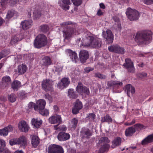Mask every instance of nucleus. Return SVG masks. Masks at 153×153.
I'll return each instance as SVG.
<instances>
[{
	"label": "nucleus",
	"instance_id": "18",
	"mask_svg": "<svg viewBox=\"0 0 153 153\" xmlns=\"http://www.w3.org/2000/svg\"><path fill=\"white\" fill-rule=\"evenodd\" d=\"M92 135V132L88 128H83L80 131V136L83 139H88Z\"/></svg>",
	"mask_w": 153,
	"mask_h": 153
},
{
	"label": "nucleus",
	"instance_id": "56",
	"mask_svg": "<svg viewBox=\"0 0 153 153\" xmlns=\"http://www.w3.org/2000/svg\"><path fill=\"white\" fill-rule=\"evenodd\" d=\"M5 146V142L2 140H0V148L4 147Z\"/></svg>",
	"mask_w": 153,
	"mask_h": 153
},
{
	"label": "nucleus",
	"instance_id": "59",
	"mask_svg": "<svg viewBox=\"0 0 153 153\" xmlns=\"http://www.w3.org/2000/svg\"><path fill=\"white\" fill-rule=\"evenodd\" d=\"M136 122V120L135 119H133L131 122L130 123H128L127 124L128 126H131L132 125L134 124Z\"/></svg>",
	"mask_w": 153,
	"mask_h": 153
},
{
	"label": "nucleus",
	"instance_id": "8",
	"mask_svg": "<svg viewBox=\"0 0 153 153\" xmlns=\"http://www.w3.org/2000/svg\"><path fill=\"white\" fill-rule=\"evenodd\" d=\"M76 91L81 95H89L90 91L89 88L84 86L80 82L78 83V85L76 87Z\"/></svg>",
	"mask_w": 153,
	"mask_h": 153
},
{
	"label": "nucleus",
	"instance_id": "58",
	"mask_svg": "<svg viewBox=\"0 0 153 153\" xmlns=\"http://www.w3.org/2000/svg\"><path fill=\"white\" fill-rule=\"evenodd\" d=\"M45 99H48L49 100H51V97L49 94H46L45 95Z\"/></svg>",
	"mask_w": 153,
	"mask_h": 153
},
{
	"label": "nucleus",
	"instance_id": "43",
	"mask_svg": "<svg viewBox=\"0 0 153 153\" xmlns=\"http://www.w3.org/2000/svg\"><path fill=\"white\" fill-rule=\"evenodd\" d=\"M94 76L101 79H105L106 78V76L105 75L101 74L99 72L96 73L94 74Z\"/></svg>",
	"mask_w": 153,
	"mask_h": 153
},
{
	"label": "nucleus",
	"instance_id": "1",
	"mask_svg": "<svg viewBox=\"0 0 153 153\" xmlns=\"http://www.w3.org/2000/svg\"><path fill=\"white\" fill-rule=\"evenodd\" d=\"M86 38L83 39L82 45L85 47H91L94 48H99L102 44L101 40L95 36H85Z\"/></svg>",
	"mask_w": 153,
	"mask_h": 153
},
{
	"label": "nucleus",
	"instance_id": "60",
	"mask_svg": "<svg viewBox=\"0 0 153 153\" xmlns=\"http://www.w3.org/2000/svg\"><path fill=\"white\" fill-rule=\"evenodd\" d=\"M0 100L3 102L6 101L7 100L6 98L3 96H0Z\"/></svg>",
	"mask_w": 153,
	"mask_h": 153
},
{
	"label": "nucleus",
	"instance_id": "20",
	"mask_svg": "<svg viewBox=\"0 0 153 153\" xmlns=\"http://www.w3.org/2000/svg\"><path fill=\"white\" fill-rule=\"evenodd\" d=\"M18 128L19 130L21 132H26L29 129V127L24 120H22L19 122L18 124Z\"/></svg>",
	"mask_w": 153,
	"mask_h": 153
},
{
	"label": "nucleus",
	"instance_id": "47",
	"mask_svg": "<svg viewBox=\"0 0 153 153\" xmlns=\"http://www.w3.org/2000/svg\"><path fill=\"white\" fill-rule=\"evenodd\" d=\"M71 1L74 5L76 6L80 5L82 2V0H71Z\"/></svg>",
	"mask_w": 153,
	"mask_h": 153
},
{
	"label": "nucleus",
	"instance_id": "4",
	"mask_svg": "<svg viewBox=\"0 0 153 153\" xmlns=\"http://www.w3.org/2000/svg\"><path fill=\"white\" fill-rule=\"evenodd\" d=\"M48 42L47 37L43 34H40L36 38L34 41V45L35 48H39L45 46Z\"/></svg>",
	"mask_w": 153,
	"mask_h": 153
},
{
	"label": "nucleus",
	"instance_id": "61",
	"mask_svg": "<svg viewBox=\"0 0 153 153\" xmlns=\"http://www.w3.org/2000/svg\"><path fill=\"white\" fill-rule=\"evenodd\" d=\"M20 0H10V2L13 4H16Z\"/></svg>",
	"mask_w": 153,
	"mask_h": 153
},
{
	"label": "nucleus",
	"instance_id": "62",
	"mask_svg": "<svg viewBox=\"0 0 153 153\" xmlns=\"http://www.w3.org/2000/svg\"><path fill=\"white\" fill-rule=\"evenodd\" d=\"M103 12L102 11V10L100 9H99L97 13V14L99 16L103 15Z\"/></svg>",
	"mask_w": 153,
	"mask_h": 153
},
{
	"label": "nucleus",
	"instance_id": "50",
	"mask_svg": "<svg viewBox=\"0 0 153 153\" xmlns=\"http://www.w3.org/2000/svg\"><path fill=\"white\" fill-rule=\"evenodd\" d=\"M147 74L146 73L142 72L139 73L137 74V76L141 79H143L146 77Z\"/></svg>",
	"mask_w": 153,
	"mask_h": 153
},
{
	"label": "nucleus",
	"instance_id": "57",
	"mask_svg": "<svg viewBox=\"0 0 153 153\" xmlns=\"http://www.w3.org/2000/svg\"><path fill=\"white\" fill-rule=\"evenodd\" d=\"M7 0H1V4L3 7L4 6L6 3Z\"/></svg>",
	"mask_w": 153,
	"mask_h": 153
},
{
	"label": "nucleus",
	"instance_id": "28",
	"mask_svg": "<svg viewBox=\"0 0 153 153\" xmlns=\"http://www.w3.org/2000/svg\"><path fill=\"white\" fill-rule=\"evenodd\" d=\"M152 142H153V134L148 135L143 140L141 144L143 145H145Z\"/></svg>",
	"mask_w": 153,
	"mask_h": 153
},
{
	"label": "nucleus",
	"instance_id": "63",
	"mask_svg": "<svg viewBox=\"0 0 153 153\" xmlns=\"http://www.w3.org/2000/svg\"><path fill=\"white\" fill-rule=\"evenodd\" d=\"M4 22V20L1 17H0V26H1Z\"/></svg>",
	"mask_w": 153,
	"mask_h": 153
},
{
	"label": "nucleus",
	"instance_id": "11",
	"mask_svg": "<svg viewBox=\"0 0 153 153\" xmlns=\"http://www.w3.org/2000/svg\"><path fill=\"white\" fill-rule=\"evenodd\" d=\"M108 51L111 52L118 54H123L125 53V49L117 44L113 45L108 48Z\"/></svg>",
	"mask_w": 153,
	"mask_h": 153
},
{
	"label": "nucleus",
	"instance_id": "13",
	"mask_svg": "<svg viewBox=\"0 0 153 153\" xmlns=\"http://www.w3.org/2000/svg\"><path fill=\"white\" fill-rule=\"evenodd\" d=\"M11 82L10 77L8 76H3L0 82V88L2 89H7Z\"/></svg>",
	"mask_w": 153,
	"mask_h": 153
},
{
	"label": "nucleus",
	"instance_id": "41",
	"mask_svg": "<svg viewBox=\"0 0 153 153\" xmlns=\"http://www.w3.org/2000/svg\"><path fill=\"white\" fill-rule=\"evenodd\" d=\"M40 29L41 31L43 33H46L49 30V26L47 25H43L40 26Z\"/></svg>",
	"mask_w": 153,
	"mask_h": 153
},
{
	"label": "nucleus",
	"instance_id": "37",
	"mask_svg": "<svg viewBox=\"0 0 153 153\" xmlns=\"http://www.w3.org/2000/svg\"><path fill=\"white\" fill-rule=\"evenodd\" d=\"M21 86V82L17 80H14L11 83V87L14 90L17 91Z\"/></svg>",
	"mask_w": 153,
	"mask_h": 153
},
{
	"label": "nucleus",
	"instance_id": "39",
	"mask_svg": "<svg viewBox=\"0 0 153 153\" xmlns=\"http://www.w3.org/2000/svg\"><path fill=\"white\" fill-rule=\"evenodd\" d=\"M68 96L69 97L72 99H76L78 97L77 94H76V92L74 91V89H70L68 91Z\"/></svg>",
	"mask_w": 153,
	"mask_h": 153
},
{
	"label": "nucleus",
	"instance_id": "16",
	"mask_svg": "<svg viewBox=\"0 0 153 153\" xmlns=\"http://www.w3.org/2000/svg\"><path fill=\"white\" fill-rule=\"evenodd\" d=\"M89 53L88 51L82 50L80 51L79 54V58L81 63H85L87 60L89 58Z\"/></svg>",
	"mask_w": 153,
	"mask_h": 153
},
{
	"label": "nucleus",
	"instance_id": "55",
	"mask_svg": "<svg viewBox=\"0 0 153 153\" xmlns=\"http://www.w3.org/2000/svg\"><path fill=\"white\" fill-rule=\"evenodd\" d=\"M6 52L5 50H3L0 52V59L6 56Z\"/></svg>",
	"mask_w": 153,
	"mask_h": 153
},
{
	"label": "nucleus",
	"instance_id": "33",
	"mask_svg": "<svg viewBox=\"0 0 153 153\" xmlns=\"http://www.w3.org/2000/svg\"><path fill=\"white\" fill-rule=\"evenodd\" d=\"M122 139L119 137H117L115 138L112 142V144L111 147L113 148L120 146L121 143Z\"/></svg>",
	"mask_w": 153,
	"mask_h": 153
},
{
	"label": "nucleus",
	"instance_id": "46",
	"mask_svg": "<svg viewBox=\"0 0 153 153\" xmlns=\"http://www.w3.org/2000/svg\"><path fill=\"white\" fill-rule=\"evenodd\" d=\"M39 113L43 116H47L49 114V111L47 109H42L39 111Z\"/></svg>",
	"mask_w": 153,
	"mask_h": 153
},
{
	"label": "nucleus",
	"instance_id": "29",
	"mask_svg": "<svg viewBox=\"0 0 153 153\" xmlns=\"http://www.w3.org/2000/svg\"><path fill=\"white\" fill-rule=\"evenodd\" d=\"M133 126L126 129L125 134L127 137H131L135 132V129Z\"/></svg>",
	"mask_w": 153,
	"mask_h": 153
},
{
	"label": "nucleus",
	"instance_id": "26",
	"mask_svg": "<svg viewBox=\"0 0 153 153\" xmlns=\"http://www.w3.org/2000/svg\"><path fill=\"white\" fill-rule=\"evenodd\" d=\"M42 65L48 67V66L51 65L52 63V60L51 57L48 56H44L42 59Z\"/></svg>",
	"mask_w": 153,
	"mask_h": 153
},
{
	"label": "nucleus",
	"instance_id": "42",
	"mask_svg": "<svg viewBox=\"0 0 153 153\" xmlns=\"http://www.w3.org/2000/svg\"><path fill=\"white\" fill-rule=\"evenodd\" d=\"M133 126L135 128V130H137V131H140V130L143 128L145 127L143 125L140 123L136 124Z\"/></svg>",
	"mask_w": 153,
	"mask_h": 153
},
{
	"label": "nucleus",
	"instance_id": "17",
	"mask_svg": "<svg viewBox=\"0 0 153 153\" xmlns=\"http://www.w3.org/2000/svg\"><path fill=\"white\" fill-rule=\"evenodd\" d=\"M83 105L79 99H77L74 102L72 109V112L74 114H76L79 112V111L82 108Z\"/></svg>",
	"mask_w": 153,
	"mask_h": 153
},
{
	"label": "nucleus",
	"instance_id": "35",
	"mask_svg": "<svg viewBox=\"0 0 153 153\" xmlns=\"http://www.w3.org/2000/svg\"><path fill=\"white\" fill-rule=\"evenodd\" d=\"M107 85L109 87L114 86H121L123 85V83L117 81H110L108 82Z\"/></svg>",
	"mask_w": 153,
	"mask_h": 153
},
{
	"label": "nucleus",
	"instance_id": "34",
	"mask_svg": "<svg viewBox=\"0 0 153 153\" xmlns=\"http://www.w3.org/2000/svg\"><path fill=\"white\" fill-rule=\"evenodd\" d=\"M32 21L25 20L22 22V25L23 30H25L30 28L32 26Z\"/></svg>",
	"mask_w": 153,
	"mask_h": 153
},
{
	"label": "nucleus",
	"instance_id": "10",
	"mask_svg": "<svg viewBox=\"0 0 153 153\" xmlns=\"http://www.w3.org/2000/svg\"><path fill=\"white\" fill-rule=\"evenodd\" d=\"M125 62L123 66L126 68L128 71L130 73H134L135 72V69L134 67L133 62L131 59L129 58L125 59Z\"/></svg>",
	"mask_w": 153,
	"mask_h": 153
},
{
	"label": "nucleus",
	"instance_id": "14",
	"mask_svg": "<svg viewBox=\"0 0 153 153\" xmlns=\"http://www.w3.org/2000/svg\"><path fill=\"white\" fill-rule=\"evenodd\" d=\"M49 122L51 124H58V125L54 126V128L57 127L62 122V119L61 116L58 114H54L51 116L48 119Z\"/></svg>",
	"mask_w": 153,
	"mask_h": 153
},
{
	"label": "nucleus",
	"instance_id": "15",
	"mask_svg": "<svg viewBox=\"0 0 153 153\" xmlns=\"http://www.w3.org/2000/svg\"><path fill=\"white\" fill-rule=\"evenodd\" d=\"M102 36L106 39L108 44L112 43L113 42L114 36L111 30H108L106 31H103Z\"/></svg>",
	"mask_w": 153,
	"mask_h": 153
},
{
	"label": "nucleus",
	"instance_id": "22",
	"mask_svg": "<svg viewBox=\"0 0 153 153\" xmlns=\"http://www.w3.org/2000/svg\"><path fill=\"white\" fill-rule=\"evenodd\" d=\"M70 82L68 78H64L61 80V82H58L57 87L60 89H62L64 88L67 87L70 84Z\"/></svg>",
	"mask_w": 153,
	"mask_h": 153
},
{
	"label": "nucleus",
	"instance_id": "45",
	"mask_svg": "<svg viewBox=\"0 0 153 153\" xmlns=\"http://www.w3.org/2000/svg\"><path fill=\"white\" fill-rule=\"evenodd\" d=\"M78 120L76 118L72 119L71 121L72 127L75 128L76 127L78 123Z\"/></svg>",
	"mask_w": 153,
	"mask_h": 153
},
{
	"label": "nucleus",
	"instance_id": "38",
	"mask_svg": "<svg viewBox=\"0 0 153 153\" xmlns=\"http://www.w3.org/2000/svg\"><path fill=\"white\" fill-rule=\"evenodd\" d=\"M27 68V66L23 64L19 66L18 67V71L19 74H24L26 71Z\"/></svg>",
	"mask_w": 153,
	"mask_h": 153
},
{
	"label": "nucleus",
	"instance_id": "19",
	"mask_svg": "<svg viewBox=\"0 0 153 153\" xmlns=\"http://www.w3.org/2000/svg\"><path fill=\"white\" fill-rule=\"evenodd\" d=\"M23 38V36L22 33L16 35L11 37L10 44L13 45L17 44L19 42L22 40Z\"/></svg>",
	"mask_w": 153,
	"mask_h": 153
},
{
	"label": "nucleus",
	"instance_id": "9",
	"mask_svg": "<svg viewBox=\"0 0 153 153\" xmlns=\"http://www.w3.org/2000/svg\"><path fill=\"white\" fill-rule=\"evenodd\" d=\"M48 153H64V151L62 147L60 146L51 144L48 148Z\"/></svg>",
	"mask_w": 153,
	"mask_h": 153
},
{
	"label": "nucleus",
	"instance_id": "32",
	"mask_svg": "<svg viewBox=\"0 0 153 153\" xmlns=\"http://www.w3.org/2000/svg\"><path fill=\"white\" fill-rule=\"evenodd\" d=\"M18 13L13 10H8L6 15V19L9 20L13 16H18Z\"/></svg>",
	"mask_w": 153,
	"mask_h": 153
},
{
	"label": "nucleus",
	"instance_id": "49",
	"mask_svg": "<svg viewBox=\"0 0 153 153\" xmlns=\"http://www.w3.org/2000/svg\"><path fill=\"white\" fill-rule=\"evenodd\" d=\"M17 142V138H14L10 140L9 143L10 145L13 146L15 144H18Z\"/></svg>",
	"mask_w": 153,
	"mask_h": 153
},
{
	"label": "nucleus",
	"instance_id": "48",
	"mask_svg": "<svg viewBox=\"0 0 153 153\" xmlns=\"http://www.w3.org/2000/svg\"><path fill=\"white\" fill-rule=\"evenodd\" d=\"M41 15V13L39 11H34L33 12V16L36 19L39 18Z\"/></svg>",
	"mask_w": 153,
	"mask_h": 153
},
{
	"label": "nucleus",
	"instance_id": "54",
	"mask_svg": "<svg viewBox=\"0 0 153 153\" xmlns=\"http://www.w3.org/2000/svg\"><path fill=\"white\" fill-rule=\"evenodd\" d=\"M94 69V68L88 67H86L84 69V71L85 73H88L89 72L93 71Z\"/></svg>",
	"mask_w": 153,
	"mask_h": 153
},
{
	"label": "nucleus",
	"instance_id": "21",
	"mask_svg": "<svg viewBox=\"0 0 153 153\" xmlns=\"http://www.w3.org/2000/svg\"><path fill=\"white\" fill-rule=\"evenodd\" d=\"M70 135L68 133L64 132H60L58 134L57 138L59 141H64L69 139Z\"/></svg>",
	"mask_w": 153,
	"mask_h": 153
},
{
	"label": "nucleus",
	"instance_id": "23",
	"mask_svg": "<svg viewBox=\"0 0 153 153\" xmlns=\"http://www.w3.org/2000/svg\"><path fill=\"white\" fill-rule=\"evenodd\" d=\"M66 51L72 61L76 63L78 59L77 53L70 49L66 50Z\"/></svg>",
	"mask_w": 153,
	"mask_h": 153
},
{
	"label": "nucleus",
	"instance_id": "53",
	"mask_svg": "<svg viewBox=\"0 0 153 153\" xmlns=\"http://www.w3.org/2000/svg\"><path fill=\"white\" fill-rule=\"evenodd\" d=\"M144 4L149 5L153 4V0H142Z\"/></svg>",
	"mask_w": 153,
	"mask_h": 153
},
{
	"label": "nucleus",
	"instance_id": "25",
	"mask_svg": "<svg viewBox=\"0 0 153 153\" xmlns=\"http://www.w3.org/2000/svg\"><path fill=\"white\" fill-rule=\"evenodd\" d=\"M13 127L11 125L0 130V135L4 136L7 135L8 132H11L13 130Z\"/></svg>",
	"mask_w": 153,
	"mask_h": 153
},
{
	"label": "nucleus",
	"instance_id": "40",
	"mask_svg": "<svg viewBox=\"0 0 153 153\" xmlns=\"http://www.w3.org/2000/svg\"><path fill=\"white\" fill-rule=\"evenodd\" d=\"M101 121L102 123L106 122L109 123H112L113 120L110 116L106 115L104 117H101Z\"/></svg>",
	"mask_w": 153,
	"mask_h": 153
},
{
	"label": "nucleus",
	"instance_id": "3",
	"mask_svg": "<svg viewBox=\"0 0 153 153\" xmlns=\"http://www.w3.org/2000/svg\"><path fill=\"white\" fill-rule=\"evenodd\" d=\"M62 27H65L66 29L63 30V36L65 39H68L72 37L76 31L75 28L76 23L73 24L71 22L67 21L60 24Z\"/></svg>",
	"mask_w": 153,
	"mask_h": 153
},
{
	"label": "nucleus",
	"instance_id": "24",
	"mask_svg": "<svg viewBox=\"0 0 153 153\" xmlns=\"http://www.w3.org/2000/svg\"><path fill=\"white\" fill-rule=\"evenodd\" d=\"M124 89L126 92L128 96L129 97L130 93L132 95L135 92V89L134 87L130 84H128L126 85L124 88Z\"/></svg>",
	"mask_w": 153,
	"mask_h": 153
},
{
	"label": "nucleus",
	"instance_id": "6",
	"mask_svg": "<svg viewBox=\"0 0 153 153\" xmlns=\"http://www.w3.org/2000/svg\"><path fill=\"white\" fill-rule=\"evenodd\" d=\"M110 142L108 138L106 137H101L99 140V143L101 144L102 146L100 149L98 153H104L108 150L110 146L108 144Z\"/></svg>",
	"mask_w": 153,
	"mask_h": 153
},
{
	"label": "nucleus",
	"instance_id": "64",
	"mask_svg": "<svg viewBox=\"0 0 153 153\" xmlns=\"http://www.w3.org/2000/svg\"><path fill=\"white\" fill-rule=\"evenodd\" d=\"M100 6L101 8L104 9L105 8V5L103 3H101L100 4Z\"/></svg>",
	"mask_w": 153,
	"mask_h": 153
},
{
	"label": "nucleus",
	"instance_id": "36",
	"mask_svg": "<svg viewBox=\"0 0 153 153\" xmlns=\"http://www.w3.org/2000/svg\"><path fill=\"white\" fill-rule=\"evenodd\" d=\"M39 140L38 137L36 135L33 136L31 140V144L32 146L35 148L39 145Z\"/></svg>",
	"mask_w": 153,
	"mask_h": 153
},
{
	"label": "nucleus",
	"instance_id": "31",
	"mask_svg": "<svg viewBox=\"0 0 153 153\" xmlns=\"http://www.w3.org/2000/svg\"><path fill=\"white\" fill-rule=\"evenodd\" d=\"M31 123L35 127L38 128L40 127L42 124V120L37 118H33L31 120Z\"/></svg>",
	"mask_w": 153,
	"mask_h": 153
},
{
	"label": "nucleus",
	"instance_id": "2",
	"mask_svg": "<svg viewBox=\"0 0 153 153\" xmlns=\"http://www.w3.org/2000/svg\"><path fill=\"white\" fill-rule=\"evenodd\" d=\"M152 32L149 30L139 31L136 33L135 39L140 44H146L152 40Z\"/></svg>",
	"mask_w": 153,
	"mask_h": 153
},
{
	"label": "nucleus",
	"instance_id": "52",
	"mask_svg": "<svg viewBox=\"0 0 153 153\" xmlns=\"http://www.w3.org/2000/svg\"><path fill=\"white\" fill-rule=\"evenodd\" d=\"M86 118L91 120L94 121L95 118V115L93 113H90L88 114Z\"/></svg>",
	"mask_w": 153,
	"mask_h": 153
},
{
	"label": "nucleus",
	"instance_id": "27",
	"mask_svg": "<svg viewBox=\"0 0 153 153\" xmlns=\"http://www.w3.org/2000/svg\"><path fill=\"white\" fill-rule=\"evenodd\" d=\"M71 4L70 0H62L60 6L64 10H67L69 9V5Z\"/></svg>",
	"mask_w": 153,
	"mask_h": 153
},
{
	"label": "nucleus",
	"instance_id": "30",
	"mask_svg": "<svg viewBox=\"0 0 153 153\" xmlns=\"http://www.w3.org/2000/svg\"><path fill=\"white\" fill-rule=\"evenodd\" d=\"M18 144H20L23 147L25 148L27 144V139L25 136H22L17 138Z\"/></svg>",
	"mask_w": 153,
	"mask_h": 153
},
{
	"label": "nucleus",
	"instance_id": "5",
	"mask_svg": "<svg viewBox=\"0 0 153 153\" xmlns=\"http://www.w3.org/2000/svg\"><path fill=\"white\" fill-rule=\"evenodd\" d=\"M126 13L128 19L131 21L137 20L140 16V14L138 11L130 7L127 9Z\"/></svg>",
	"mask_w": 153,
	"mask_h": 153
},
{
	"label": "nucleus",
	"instance_id": "12",
	"mask_svg": "<svg viewBox=\"0 0 153 153\" xmlns=\"http://www.w3.org/2000/svg\"><path fill=\"white\" fill-rule=\"evenodd\" d=\"M53 81L49 79L44 80L42 82V87L46 92L51 91L53 89Z\"/></svg>",
	"mask_w": 153,
	"mask_h": 153
},
{
	"label": "nucleus",
	"instance_id": "7",
	"mask_svg": "<svg viewBox=\"0 0 153 153\" xmlns=\"http://www.w3.org/2000/svg\"><path fill=\"white\" fill-rule=\"evenodd\" d=\"M46 102L43 99H40L36 102V104H35L32 102H30L29 105V108H32V106L34 107V109L35 111H39L45 108L46 105Z\"/></svg>",
	"mask_w": 153,
	"mask_h": 153
},
{
	"label": "nucleus",
	"instance_id": "44",
	"mask_svg": "<svg viewBox=\"0 0 153 153\" xmlns=\"http://www.w3.org/2000/svg\"><path fill=\"white\" fill-rule=\"evenodd\" d=\"M8 100L11 102H13L16 100V97L15 95L13 94H12L8 96Z\"/></svg>",
	"mask_w": 153,
	"mask_h": 153
},
{
	"label": "nucleus",
	"instance_id": "51",
	"mask_svg": "<svg viewBox=\"0 0 153 153\" xmlns=\"http://www.w3.org/2000/svg\"><path fill=\"white\" fill-rule=\"evenodd\" d=\"M56 130H57L58 129H59L61 131H66L67 130V128L66 126L65 125H62L60 126L59 127L57 128L56 127L55 128H54Z\"/></svg>",
	"mask_w": 153,
	"mask_h": 153
}]
</instances>
